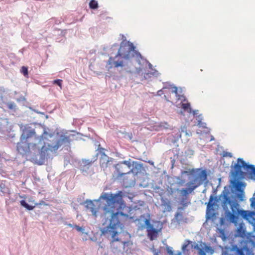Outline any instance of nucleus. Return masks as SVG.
<instances>
[{
	"label": "nucleus",
	"mask_w": 255,
	"mask_h": 255,
	"mask_svg": "<svg viewBox=\"0 0 255 255\" xmlns=\"http://www.w3.org/2000/svg\"><path fill=\"white\" fill-rule=\"evenodd\" d=\"M69 226L72 227V225L71 224H69Z\"/></svg>",
	"instance_id": "58836bf2"
},
{
	"label": "nucleus",
	"mask_w": 255,
	"mask_h": 255,
	"mask_svg": "<svg viewBox=\"0 0 255 255\" xmlns=\"http://www.w3.org/2000/svg\"><path fill=\"white\" fill-rule=\"evenodd\" d=\"M99 199L106 201L103 206L104 216L110 217L108 226L102 230V234L111 238V247L115 252L121 251L122 248L128 252L132 242L129 240L130 235L123 231L124 222L128 219L133 218L131 213L133 209L126 205L121 191L116 194L103 192Z\"/></svg>",
	"instance_id": "f257e3e1"
},
{
	"label": "nucleus",
	"mask_w": 255,
	"mask_h": 255,
	"mask_svg": "<svg viewBox=\"0 0 255 255\" xmlns=\"http://www.w3.org/2000/svg\"><path fill=\"white\" fill-rule=\"evenodd\" d=\"M232 184L237 191L240 193L244 192V187L245 186V183L242 182L234 180L232 182Z\"/></svg>",
	"instance_id": "4468645a"
},
{
	"label": "nucleus",
	"mask_w": 255,
	"mask_h": 255,
	"mask_svg": "<svg viewBox=\"0 0 255 255\" xmlns=\"http://www.w3.org/2000/svg\"><path fill=\"white\" fill-rule=\"evenodd\" d=\"M20 205L25 207V208H26L27 210H32L34 209V206H30L26 202L25 200H21L20 201Z\"/></svg>",
	"instance_id": "6ab92c4d"
},
{
	"label": "nucleus",
	"mask_w": 255,
	"mask_h": 255,
	"mask_svg": "<svg viewBox=\"0 0 255 255\" xmlns=\"http://www.w3.org/2000/svg\"><path fill=\"white\" fill-rule=\"evenodd\" d=\"M243 168L251 175V178L255 180V167L253 165L247 164L242 158H238L237 163L234 166L235 176L239 177H243L244 172L242 171Z\"/></svg>",
	"instance_id": "423d86ee"
},
{
	"label": "nucleus",
	"mask_w": 255,
	"mask_h": 255,
	"mask_svg": "<svg viewBox=\"0 0 255 255\" xmlns=\"http://www.w3.org/2000/svg\"><path fill=\"white\" fill-rule=\"evenodd\" d=\"M109 162V157L105 153H103L100 159V166L102 167H107Z\"/></svg>",
	"instance_id": "ddd939ff"
},
{
	"label": "nucleus",
	"mask_w": 255,
	"mask_h": 255,
	"mask_svg": "<svg viewBox=\"0 0 255 255\" xmlns=\"http://www.w3.org/2000/svg\"><path fill=\"white\" fill-rule=\"evenodd\" d=\"M135 53V46L133 43L126 40H124L120 44L118 53L115 58L110 57L107 62V68L108 69L113 67L118 68L123 67L124 63L123 61H115V59L118 56L122 57L123 58L129 60L134 56Z\"/></svg>",
	"instance_id": "7ed1b4c3"
},
{
	"label": "nucleus",
	"mask_w": 255,
	"mask_h": 255,
	"mask_svg": "<svg viewBox=\"0 0 255 255\" xmlns=\"http://www.w3.org/2000/svg\"><path fill=\"white\" fill-rule=\"evenodd\" d=\"M231 250L235 252L236 255H246L244 249L239 248L237 245L233 246Z\"/></svg>",
	"instance_id": "f3484780"
},
{
	"label": "nucleus",
	"mask_w": 255,
	"mask_h": 255,
	"mask_svg": "<svg viewBox=\"0 0 255 255\" xmlns=\"http://www.w3.org/2000/svg\"><path fill=\"white\" fill-rule=\"evenodd\" d=\"M21 72L24 75V76L27 77L28 73V69L26 67L22 66L21 69Z\"/></svg>",
	"instance_id": "5701e85b"
},
{
	"label": "nucleus",
	"mask_w": 255,
	"mask_h": 255,
	"mask_svg": "<svg viewBox=\"0 0 255 255\" xmlns=\"http://www.w3.org/2000/svg\"><path fill=\"white\" fill-rule=\"evenodd\" d=\"M44 134H48V133L45 130H44L42 135H41L40 136H37V137L35 136V138H36L37 139H38L39 140V142H40L41 141V140H43Z\"/></svg>",
	"instance_id": "b1692460"
},
{
	"label": "nucleus",
	"mask_w": 255,
	"mask_h": 255,
	"mask_svg": "<svg viewBox=\"0 0 255 255\" xmlns=\"http://www.w3.org/2000/svg\"><path fill=\"white\" fill-rule=\"evenodd\" d=\"M223 194L222 205L225 211V217L228 221L237 224L239 215L249 222L254 219L255 212L240 209L239 204L237 201L231 200L228 192L223 191Z\"/></svg>",
	"instance_id": "f03ea898"
},
{
	"label": "nucleus",
	"mask_w": 255,
	"mask_h": 255,
	"mask_svg": "<svg viewBox=\"0 0 255 255\" xmlns=\"http://www.w3.org/2000/svg\"><path fill=\"white\" fill-rule=\"evenodd\" d=\"M224 156H228L230 157H232V154L230 152H226Z\"/></svg>",
	"instance_id": "c85d7f7f"
},
{
	"label": "nucleus",
	"mask_w": 255,
	"mask_h": 255,
	"mask_svg": "<svg viewBox=\"0 0 255 255\" xmlns=\"http://www.w3.org/2000/svg\"><path fill=\"white\" fill-rule=\"evenodd\" d=\"M167 89V88H166V87H164V88L162 89V90H164V89Z\"/></svg>",
	"instance_id": "c9c22d12"
},
{
	"label": "nucleus",
	"mask_w": 255,
	"mask_h": 255,
	"mask_svg": "<svg viewBox=\"0 0 255 255\" xmlns=\"http://www.w3.org/2000/svg\"><path fill=\"white\" fill-rule=\"evenodd\" d=\"M213 196H211L210 197L209 201L208 204V208L212 207L213 206L214 204L213 203Z\"/></svg>",
	"instance_id": "a878e982"
},
{
	"label": "nucleus",
	"mask_w": 255,
	"mask_h": 255,
	"mask_svg": "<svg viewBox=\"0 0 255 255\" xmlns=\"http://www.w3.org/2000/svg\"><path fill=\"white\" fill-rule=\"evenodd\" d=\"M33 147H34L35 148H36V144H34L33 145Z\"/></svg>",
	"instance_id": "72a5a7b5"
},
{
	"label": "nucleus",
	"mask_w": 255,
	"mask_h": 255,
	"mask_svg": "<svg viewBox=\"0 0 255 255\" xmlns=\"http://www.w3.org/2000/svg\"><path fill=\"white\" fill-rule=\"evenodd\" d=\"M181 108L184 111H187L189 113H192L193 115H195V111H193L190 107V104L188 103H182L181 104Z\"/></svg>",
	"instance_id": "a211bd4d"
},
{
	"label": "nucleus",
	"mask_w": 255,
	"mask_h": 255,
	"mask_svg": "<svg viewBox=\"0 0 255 255\" xmlns=\"http://www.w3.org/2000/svg\"><path fill=\"white\" fill-rule=\"evenodd\" d=\"M74 228L79 232H81L82 231V228L79 226L75 225L74 226Z\"/></svg>",
	"instance_id": "bb28decb"
},
{
	"label": "nucleus",
	"mask_w": 255,
	"mask_h": 255,
	"mask_svg": "<svg viewBox=\"0 0 255 255\" xmlns=\"http://www.w3.org/2000/svg\"><path fill=\"white\" fill-rule=\"evenodd\" d=\"M251 206H253V207L255 206V203H254V202H252V203H251Z\"/></svg>",
	"instance_id": "2f4dec72"
},
{
	"label": "nucleus",
	"mask_w": 255,
	"mask_h": 255,
	"mask_svg": "<svg viewBox=\"0 0 255 255\" xmlns=\"http://www.w3.org/2000/svg\"><path fill=\"white\" fill-rule=\"evenodd\" d=\"M238 196L240 199L241 200H243V198L244 197L243 192L240 193V194H239Z\"/></svg>",
	"instance_id": "cd10ccee"
},
{
	"label": "nucleus",
	"mask_w": 255,
	"mask_h": 255,
	"mask_svg": "<svg viewBox=\"0 0 255 255\" xmlns=\"http://www.w3.org/2000/svg\"><path fill=\"white\" fill-rule=\"evenodd\" d=\"M236 235L242 238H244L246 236V230L245 229L243 228L242 224L239 225L237 230Z\"/></svg>",
	"instance_id": "dca6fc26"
},
{
	"label": "nucleus",
	"mask_w": 255,
	"mask_h": 255,
	"mask_svg": "<svg viewBox=\"0 0 255 255\" xmlns=\"http://www.w3.org/2000/svg\"><path fill=\"white\" fill-rule=\"evenodd\" d=\"M30 144L27 141L20 139L17 144V150L20 154H26L30 152Z\"/></svg>",
	"instance_id": "9d476101"
},
{
	"label": "nucleus",
	"mask_w": 255,
	"mask_h": 255,
	"mask_svg": "<svg viewBox=\"0 0 255 255\" xmlns=\"http://www.w3.org/2000/svg\"><path fill=\"white\" fill-rule=\"evenodd\" d=\"M33 136H35V132L34 129H32L25 130L21 134L20 139H21V140H26L28 141V139Z\"/></svg>",
	"instance_id": "f8f14e48"
},
{
	"label": "nucleus",
	"mask_w": 255,
	"mask_h": 255,
	"mask_svg": "<svg viewBox=\"0 0 255 255\" xmlns=\"http://www.w3.org/2000/svg\"><path fill=\"white\" fill-rule=\"evenodd\" d=\"M207 173L205 170H203L197 176L194 178L193 181L189 182L187 184L188 188H182L180 191L181 196L184 198H187L190 194H191L194 190L200 186L203 182L207 179Z\"/></svg>",
	"instance_id": "39448f33"
},
{
	"label": "nucleus",
	"mask_w": 255,
	"mask_h": 255,
	"mask_svg": "<svg viewBox=\"0 0 255 255\" xmlns=\"http://www.w3.org/2000/svg\"><path fill=\"white\" fill-rule=\"evenodd\" d=\"M89 7L91 9H96L98 7V3L97 1L95 0H91L89 2Z\"/></svg>",
	"instance_id": "aec40b11"
},
{
	"label": "nucleus",
	"mask_w": 255,
	"mask_h": 255,
	"mask_svg": "<svg viewBox=\"0 0 255 255\" xmlns=\"http://www.w3.org/2000/svg\"><path fill=\"white\" fill-rule=\"evenodd\" d=\"M199 244L192 243L189 240H186L182 246V252L178 251L176 254H174L172 248L167 247L166 250L167 253L170 255H189L190 251L187 248L189 245H191V248L198 251V255H212L214 253V250L212 247L207 245L206 243L199 242Z\"/></svg>",
	"instance_id": "20e7f679"
},
{
	"label": "nucleus",
	"mask_w": 255,
	"mask_h": 255,
	"mask_svg": "<svg viewBox=\"0 0 255 255\" xmlns=\"http://www.w3.org/2000/svg\"><path fill=\"white\" fill-rule=\"evenodd\" d=\"M86 208L92 214L95 216H97V213L99 212L100 209V205L98 200L91 201L87 200L85 202Z\"/></svg>",
	"instance_id": "1a4fd4ad"
},
{
	"label": "nucleus",
	"mask_w": 255,
	"mask_h": 255,
	"mask_svg": "<svg viewBox=\"0 0 255 255\" xmlns=\"http://www.w3.org/2000/svg\"><path fill=\"white\" fill-rule=\"evenodd\" d=\"M91 162H91V161H90V162H88V163H87V164H91Z\"/></svg>",
	"instance_id": "e433bc0d"
},
{
	"label": "nucleus",
	"mask_w": 255,
	"mask_h": 255,
	"mask_svg": "<svg viewBox=\"0 0 255 255\" xmlns=\"http://www.w3.org/2000/svg\"><path fill=\"white\" fill-rule=\"evenodd\" d=\"M154 255H159V253H158V252H155V253L154 254Z\"/></svg>",
	"instance_id": "473e14b6"
},
{
	"label": "nucleus",
	"mask_w": 255,
	"mask_h": 255,
	"mask_svg": "<svg viewBox=\"0 0 255 255\" xmlns=\"http://www.w3.org/2000/svg\"><path fill=\"white\" fill-rule=\"evenodd\" d=\"M164 124H165L166 125H168L167 123H165Z\"/></svg>",
	"instance_id": "4c0bfd02"
},
{
	"label": "nucleus",
	"mask_w": 255,
	"mask_h": 255,
	"mask_svg": "<svg viewBox=\"0 0 255 255\" xmlns=\"http://www.w3.org/2000/svg\"><path fill=\"white\" fill-rule=\"evenodd\" d=\"M131 166L130 160L118 163L116 165V168L118 173V177H122L124 175L130 173L132 171Z\"/></svg>",
	"instance_id": "6e6552de"
},
{
	"label": "nucleus",
	"mask_w": 255,
	"mask_h": 255,
	"mask_svg": "<svg viewBox=\"0 0 255 255\" xmlns=\"http://www.w3.org/2000/svg\"><path fill=\"white\" fill-rule=\"evenodd\" d=\"M156 71H154V72H147V73H144L143 74V79H149L150 77H151V75H154L156 74Z\"/></svg>",
	"instance_id": "412c9836"
},
{
	"label": "nucleus",
	"mask_w": 255,
	"mask_h": 255,
	"mask_svg": "<svg viewBox=\"0 0 255 255\" xmlns=\"http://www.w3.org/2000/svg\"><path fill=\"white\" fill-rule=\"evenodd\" d=\"M202 170H201L199 168L197 169H189V171H184L182 172V174H186V175H192L193 176H195V178L198 173H199Z\"/></svg>",
	"instance_id": "2eb2a0df"
},
{
	"label": "nucleus",
	"mask_w": 255,
	"mask_h": 255,
	"mask_svg": "<svg viewBox=\"0 0 255 255\" xmlns=\"http://www.w3.org/2000/svg\"><path fill=\"white\" fill-rule=\"evenodd\" d=\"M70 141L69 136L61 135L60 138L57 141L56 144L52 146L48 144V147L43 145L40 151V155L42 157H45L48 154V151L56 152L58 148L65 143H68Z\"/></svg>",
	"instance_id": "0eeeda50"
},
{
	"label": "nucleus",
	"mask_w": 255,
	"mask_h": 255,
	"mask_svg": "<svg viewBox=\"0 0 255 255\" xmlns=\"http://www.w3.org/2000/svg\"><path fill=\"white\" fill-rule=\"evenodd\" d=\"M157 93L159 95H161L162 93V90H159Z\"/></svg>",
	"instance_id": "c756f323"
},
{
	"label": "nucleus",
	"mask_w": 255,
	"mask_h": 255,
	"mask_svg": "<svg viewBox=\"0 0 255 255\" xmlns=\"http://www.w3.org/2000/svg\"><path fill=\"white\" fill-rule=\"evenodd\" d=\"M171 92L175 94L178 100H180L181 96L178 93V88L176 87H172Z\"/></svg>",
	"instance_id": "4be33fe9"
},
{
	"label": "nucleus",
	"mask_w": 255,
	"mask_h": 255,
	"mask_svg": "<svg viewBox=\"0 0 255 255\" xmlns=\"http://www.w3.org/2000/svg\"><path fill=\"white\" fill-rule=\"evenodd\" d=\"M144 223L146 226L148 237L150 238V240H154L157 237L158 233L157 230L153 228V225L150 224L148 219H145Z\"/></svg>",
	"instance_id": "9b49d317"
},
{
	"label": "nucleus",
	"mask_w": 255,
	"mask_h": 255,
	"mask_svg": "<svg viewBox=\"0 0 255 255\" xmlns=\"http://www.w3.org/2000/svg\"><path fill=\"white\" fill-rule=\"evenodd\" d=\"M148 65L149 68L152 69V65H151V64L150 63H148Z\"/></svg>",
	"instance_id": "7c9ffc66"
},
{
	"label": "nucleus",
	"mask_w": 255,
	"mask_h": 255,
	"mask_svg": "<svg viewBox=\"0 0 255 255\" xmlns=\"http://www.w3.org/2000/svg\"><path fill=\"white\" fill-rule=\"evenodd\" d=\"M62 80L60 79L55 80L53 81V83L58 85L61 89H62Z\"/></svg>",
	"instance_id": "393cba45"
},
{
	"label": "nucleus",
	"mask_w": 255,
	"mask_h": 255,
	"mask_svg": "<svg viewBox=\"0 0 255 255\" xmlns=\"http://www.w3.org/2000/svg\"><path fill=\"white\" fill-rule=\"evenodd\" d=\"M9 108L10 109H12V105H9Z\"/></svg>",
	"instance_id": "f704fd0d"
}]
</instances>
